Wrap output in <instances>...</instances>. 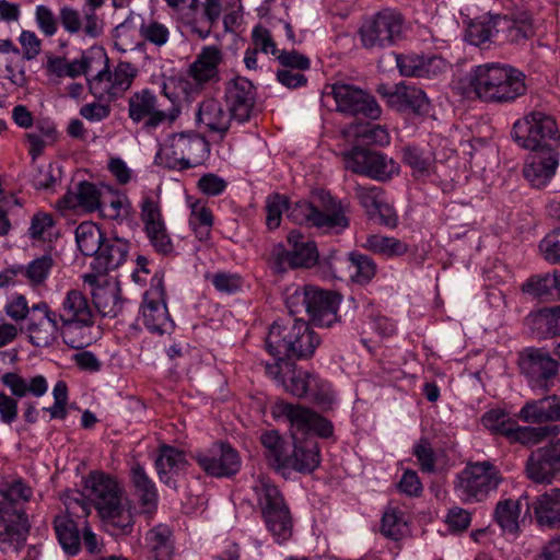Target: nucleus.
<instances>
[{
  "label": "nucleus",
  "mask_w": 560,
  "mask_h": 560,
  "mask_svg": "<svg viewBox=\"0 0 560 560\" xmlns=\"http://www.w3.org/2000/svg\"><path fill=\"white\" fill-rule=\"evenodd\" d=\"M311 377L310 372L296 369V365L292 362L291 371L285 374L282 385L288 393L302 398L307 396L310 392Z\"/></svg>",
  "instance_id": "nucleus-54"
},
{
  "label": "nucleus",
  "mask_w": 560,
  "mask_h": 560,
  "mask_svg": "<svg viewBox=\"0 0 560 560\" xmlns=\"http://www.w3.org/2000/svg\"><path fill=\"white\" fill-rule=\"evenodd\" d=\"M225 102L236 121H248L255 108L256 88L248 79L237 77L225 88Z\"/></svg>",
  "instance_id": "nucleus-22"
},
{
  "label": "nucleus",
  "mask_w": 560,
  "mask_h": 560,
  "mask_svg": "<svg viewBox=\"0 0 560 560\" xmlns=\"http://www.w3.org/2000/svg\"><path fill=\"white\" fill-rule=\"evenodd\" d=\"M404 513L397 509H388L382 517L381 532L382 534L393 540H398L406 527Z\"/></svg>",
  "instance_id": "nucleus-57"
},
{
  "label": "nucleus",
  "mask_w": 560,
  "mask_h": 560,
  "mask_svg": "<svg viewBox=\"0 0 560 560\" xmlns=\"http://www.w3.org/2000/svg\"><path fill=\"white\" fill-rule=\"evenodd\" d=\"M512 136L522 148L532 151L546 150L560 138L556 120L542 112H533L517 120Z\"/></svg>",
  "instance_id": "nucleus-11"
},
{
  "label": "nucleus",
  "mask_w": 560,
  "mask_h": 560,
  "mask_svg": "<svg viewBox=\"0 0 560 560\" xmlns=\"http://www.w3.org/2000/svg\"><path fill=\"white\" fill-rule=\"evenodd\" d=\"M495 26L497 45H522L534 35L532 19L526 14L515 18L498 14Z\"/></svg>",
  "instance_id": "nucleus-29"
},
{
  "label": "nucleus",
  "mask_w": 560,
  "mask_h": 560,
  "mask_svg": "<svg viewBox=\"0 0 560 560\" xmlns=\"http://www.w3.org/2000/svg\"><path fill=\"white\" fill-rule=\"evenodd\" d=\"M520 418L529 423L560 421V396L548 395L527 401L520 410Z\"/></svg>",
  "instance_id": "nucleus-36"
},
{
  "label": "nucleus",
  "mask_w": 560,
  "mask_h": 560,
  "mask_svg": "<svg viewBox=\"0 0 560 560\" xmlns=\"http://www.w3.org/2000/svg\"><path fill=\"white\" fill-rule=\"evenodd\" d=\"M221 59V51L218 47H205L189 68L190 77L197 83L218 81V66L220 65Z\"/></svg>",
  "instance_id": "nucleus-40"
},
{
  "label": "nucleus",
  "mask_w": 560,
  "mask_h": 560,
  "mask_svg": "<svg viewBox=\"0 0 560 560\" xmlns=\"http://www.w3.org/2000/svg\"><path fill=\"white\" fill-rule=\"evenodd\" d=\"M85 490L112 535L131 534L133 514L122 486L114 477L92 471L85 479Z\"/></svg>",
  "instance_id": "nucleus-2"
},
{
  "label": "nucleus",
  "mask_w": 560,
  "mask_h": 560,
  "mask_svg": "<svg viewBox=\"0 0 560 560\" xmlns=\"http://www.w3.org/2000/svg\"><path fill=\"white\" fill-rule=\"evenodd\" d=\"M27 331L30 340L35 347L51 345L57 335H61V324L58 315L46 302H39L31 306L27 317Z\"/></svg>",
  "instance_id": "nucleus-20"
},
{
  "label": "nucleus",
  "mask_w": 560,
  "mask_h": 560,
  "mask_svg": "<svg viewBox=\"0 0 560 560\" xmlns=\"http://www.w3.org/2000/svg\"><path fill=\"white\" fill-rule=\"evenodd\" d=\"M323 98L326 103L334 101L336 110L343 115H362L371 119H377L381 115V108L375 98L353 84L343 82L328 84L324 88Z\"/></svg>",
  "instance_id": "nucleus-12"
},
{
  "label": "nucleus",
  "mask_w": 560,
  "mask_h": 560,
  "mask_svg": "<svg viewBox=\"0 0 560 560\" xmlns=\"http://www.w3.org/2000/svg\"><path fill=\"white\" fill-rule=\"evenodd\" d=\"M75 241L83 255L95 257L100 249H102L104 236L98 225L85 221L77 226Z\"/></svg>",
  "instance_id": "nucleus-45"
},
{
  "label": "nucleus",
  "mask_w": 560,
  "mask_h": 560,
  "mask_svg": "<svg viewBox=\"0 0 560 560\" xmlns=\"http://www.w3.org/2000/svg\"><path fill=\"white\" fill-rule=\"evenodd\" d=\"M98 59L103 61L104 68L100 70L93 78L88 79L90 92L98 100L118 97L110 78L108 69V58L104 52H100Z\"/></svg>",
  "instance_id": "nucleus-47"
},
{
  "label": "nucleus",
  "mask_w": 560,
  "mask_h": 560,
  "mask_svg": "<svg viewBox=\"0 0 560 560\" xmlns=\"http://www.w3.org/2000/svg\"><path fill=\"white\" fill-rule=\"evenodd\" d=\"M209 153L208 141L196 132H179L168 137L156 158L172 170H187L200 164Z\"/></svg>",
  "instance_id": "nucleus-8"
},
{
  "label": "nucleus",
  "mask_w": 560,
  "mask_h": 560,
  "mask_svg": "<svg viewBox=\"0 0 560 560\" xmlns=\"http://www.w3.org/2000/svg\"><path fill=\"white\" fill-rule=\"evenodd\" d=\"M93 301L104 316L115 317L120 310L117 293L112 289L98 288L93 292Z\"/></svg>",
  "instance_id": "nucleus-62"
},
{
  "label": "nucleus",
  "mask_w": 560,
  "mask_h": 560,
  "mask_svg": "<svg viewBox=\"0 0 560 560\" xmlns=\"http://www.w3.org/2000/svg\"><path fill=\"white\" fill-rule=\"evenodd\" d=\"M1 383L9 388L11 395L0 393V419L11 424L18 418V401L15 398H23L28 394L34 397H42L48 389L47 380L43 375H36L26 380L14 372L4 373Z\"/></svg>",
  "instance_id": "nucleus-17"
},
{
  "label": "nucleus",
  "mask_w": 560,
  "mask_h": 560,
  "mask_svg": "<svg viewBox=\"0 0 560 560\" xmlns=\"http://www.w3.org/2000/svg\"><path fill=\"white\" fill-rule=\"evenodd\" d=\"M320 343L319 336L303 318H298L295 331L289 347L287 359H308Z\"/></svg>",
  "instance_id": "nucleus-41"
},
{
  "label": "nucleus",
  "mask_w": 560,
  "mask_h": 560,
  "mask_svg": "<svg viewBox=\"0 0 560 560\" xmlns=\"http://www.w3.org/2000/svg\"><path fill=\"white\" fill-rule=\"evenodd\" d=\"M144 232L155 253L162 256H172L175 254V245L167 232L165 222L154 226H148Z\"/></svg>",
  "instance_id": "nucleus-52"
},
{
  "label": "nucleus",
  "mask_w": 560,
  "mask_h": 560,
  "mask_svg": "<svg viewBox=\"0 0 560 560\" xmlns=\"http://www.w3.org/2000/svg\"><path fill=\"white\" fill-rule=\"evenodd\" d=\"M404 162L413 170V175L428 176L431 173L432 160L422 150L408 147L404 149Z\"/></svg>",
  "instance_id": "nucleus-58"
},
{
  "label": "nucleus",
  "mask_w": 560,
  "mask_h": 560,
  "mask_svg": "<svg viewBox=\"0 0 560 560\" xmlns=\"http://www.w3.org/2000/svg\"><path fill=\"white\" fill-rule=\"evenodd\" d=\"M311 284H290L283 292L284 303L290 312L289 316L307 312V302L311 295Z\"/></svg>",
  "instance_id": "nucleus-51"
},
{
  "label": "nucleus",
  "mask_w": 560,
  "mask_h": 560,
  "mask_svg": "<svg viewBox=\"0 0 560 560\" xmlns=\"http://www.w3.org/2000/svg\"><path fill=\"white\" fill-rule=\"evenodd\" d=\"M463 94L490 104H508L525 95L526 75L508 63L486 62L476 66L460 80Z\"/></svg>",
  "instance_id": "nucleus-1"
},
{
  "label": "nucleus",
  "mask_w": 560,
  "mask_h": 560,
  "mask_svg": "<svg viewBox=\"0 0 560 560\" xmlns=\"http://www.w3.org/2000/svg\"><path fill=\"white\" fill-rule=\"evenodd\" d=\"M163 94L172 102L167 109H161L156 95L149 89L133 92L128 98V116L135 124L143 125L147 131L155 130L167 122L172 125L180 115V107L175 100L166 92V84L163 85Z\"/></svg>",
  "instance_id": "nucleus-9"
},
{
  "label": "nucleus",
  "mask_w": 560,
  "mask_h": 560,
  "mask_svg": "<svg viewBox=\"0 0 560 560\" xmlns=\"http://www.w3.org/2000/svg\"><path fill=\"white\" fill-rule=\"evenodd\" d=\"M523 506H525V515H530V497L527 492L517 500H500L495 504L493 520L503 532L516 534L520 529L518 518Z\"/></svg>",
  "instance_id": "nucleus-34"
},
{
  "label": "nucleus",
  "mask_w": 560,
  "mask_h": 560,
  "mask_svg": "<svg viewBox=\"0 0 560 560\" xmlns=\"http://www.w3.org/2000/svg\"><path fill=\"white\" fill-rule=\"evenodd\" d=\"M131 203L126 196L112 195L103 197L100 211L109 219L125 218L130 213Z\"/></svg>",
  "instance_id": "nucleus-60"
},
{
  "label": "nucleus",
  "mask_w": 560,
  "mask_h": 560,
  "mask_svg": "<svg viewBox=\"0 0 560 560\" xmlns=\"http://www.w3.org/2000/svg\"><path fill=\"white\" fill-rule=\"evenodd\" d=\"M320 464V453L317 442L313 439L303 441H294L293 451L290 455L279 462L277 471L287 477L291 469L302 472L311 474Z\"/></svg>",
  "instance_id": "nucleus-23"
},
{
  "label": "nucleus",
  "mask_w": 560,
  "mask_h": 560,
  "mask_svg": "<svg viewBox=\"0 0 560 560\" xmlns=\"http://www.w3.org/2000/svg\"><path fill=\"white\" fill-rule=\"evenodd\" d=\"M275 418H282L290 424V431L294 441H300L298 435H305L310 432L320 438H330L334 433L332 423L312 409L280 401L272 408Z\"/></svg>",
  "instance_id": "nucleus-16"
},
{
  "label": "nucleus",
  "mask_w": 560,
  "mask_h": 560,
  "mask_svg": "<svg viewBox=\"0 0 560 560\" xmlns=\"http://www.w3.org/2000/svg\"><path fill=\"white\" fill-rule=\"evenodd\" d=\"M59 20L63 30L70 35H77L82 33L84 36L90 37L91 35L86 31V12L83 11V16L80 12L72 7H63L59 11Z\"/></svg>",
  "instance_id": "nucleus-55"
},
{
  "label": "nucleus",
  "mask_w": 560,
  "mask_h": 560,
  "mask_svg": "<svg viewBox=\"0 0 560 560\" xmlns=\"http://www.w3.org/2000/svg\"><path fill=\"white\" fill-rule=\"evenodd\" d=\"M404 18L395 9L386 8L368 19L360 27L362 45L382 49L396 44L402 34Z\"/></svg>",
  "instance_id": "nucleus-14"
},
{
  "label": "nucleus",
  "mask_w": 560,
  "mask_h": 560,
  "mask_svg": "<svg viewBox=\"0 0 560 560\" xmlns=\"http://www.w3.org/2000/svg\"><path fill=\"white\" fill-rule=\"evenodd\" d=\"M54 266L50 255H43L32 260L24 269V276L34 285L43 283Z\"/></svg>",
  "instance_id": "nucleus-59"
},
{
  "label": "nucleus",
  "mask_w": 560,
  "mask_h": 560,
  "mask_svg": "<svg viewBox=\"0 0 560 560\" xmlns=\"http://www.w3.org/2000/svg\"><path fill=\"white\" fill-rule=\"evenodd\" d=\"M525 474L535 483L550 485L560 474V439L530 453Z\"/></svg>",
  "instance_id": "nucleus-19"
},
{
  "label": "nucleus",
  "mask_w": 560,
  "mask_h": 560,
  "mask_svg": "<svg viewBox=\"0 0 560 560\" xmlns=\"http://www.w3.org/2000/svg\"><path fill=\"white\" fill-rule=\"evenodd\" d=\"M298 318L285 316L276 319L268 331L266 338V349L275 358L289 355L290 342L295 331Z\"/></svg>",
  "instance_id": "nucleus-35"
},
{
  "label": "nucleus",
  "mask_w": 560,
  "mask_h": 560,
  "mask_svg": "<svg viewBox=\"0 0 560 560\" xmlns=\"http://www.w3.org/2000/svg\"><path fill=\"white\" fill-rule=\"evenodd\" d=\"M412 454L416 456L422 472L435 471L436 455L427 438H421L413 446Z\"/></svg>",
  "instance_id": "nucleus-63"
},
{
  "label": "nucleus",
  "mask_w": 560,
  "mask_h": 560,
  "mask_svg": "<svg viewBox=\"0 0 560 560\" xmlns=\"http://www.w3.org/2000/svg\"><path fill=\"white\" fill-rule=\"evenodd\" d=\"M532 512L539 527H560V488H552L530 500Z\"/></svg>",
  "instance_id": "nucleus-30"
},
{
  "label": "nucleus",
  "mask_w": 560,
  "mask_h": 560,
  "mask_svg": "<svg viewBox=\"0 0 560 560\" xmlns=\"http://www.w3.org/2000/svg\"><path fill=\"white\" fill-rule=\"evenodd\" d=\"M288 242L291 248L278 254L280 264L288 265L291 268H311L318 261L315 242L310 241L299 231H291L288 235Z\"/></svg>",
  "instance_id": "nucleus-27"
},
{
  "label": "nucleus",
  "mask_w": 560,
  "mask_h": 560,
  "mask_svg": "<svg viewBox=\"0 0 560 560\" xmlns=\"http://www.w3.org/2000/svg\"><path fill=\"white\" fill-rule=\"evenodd\" d=\"M354 195L370 215L378 214L383 223L388 226L395 225L396 214L386 202L385 191L382 187L357 185L354 187Z\"/></svg>",
  "instance_id": "nucleus-32"
},
{
  "label": "nucleus",
  "mask_w": 560,
  "mask_h": 560,
  "mask_svg": "<svg viewBox=\"0 0 560 560\" xmlns=\"http://www.w3.org/2000/svg\"><path fill=\"white\" fill-rule=\"evenodd\" d=\"M102 200L101 191L95 184L90 182L79 183L74 191H68L62 198L66 208L81 207L88 211L100 210Z\"/></svg>",
  "instance_id": "nucleus-42"
},
{
  "label": "nucleus",
  "mask_w": 560,
  "mask_h": 560,
  "mask_svg": "<svg viewBox=\"0 0 560 560\" xmlns=\"http://www.w3.org/2000/svg\"><path fill=\"white\" fill-rule=\"evenodd\" d=\"M252 490L267 529L278 542L292 536L293 521L290 509L276 485L267 477H258Z\"/></svg>",
  "instance_id": "nucleus-5"
},
{
  "label": "nucleus",
  "mask_w": 560,
  "mask_h": 560,
  "mask_svg": "<svg viewBox=\"0 0 560 560\" xmlns=\"http://www.w3.org/2000/svg\"><path fill=\"white\" fill-rule=\"evenodd\" d=\"M33 497V489L22 479L0 486V549L18 551L26 538L24 505Z\"/></svg>",
  "instance_id": "nucleus-3"
},
{
  "label": "nucleus",
  "mask_w": 560,
  "mask_h": 560,
  "mask_svg": "<svg viewBox=\"0 0 560 560\" xmlns=\"http://www.w3.org/2000/svg\"><path fill=\"white\" fill-rule=\"evenodd\" d=\"M198 465L206 474L212 477H231L241 468V457L230 444H214L206 452L195 456Z\"/></svg>",
  "instance_id": "nucleus-21"
},
{
  "label": "nucleus",
  "mask_w": 560,
  "mask_h": 560,
  "mask_svg": "<svg viewBox=\"0 0 560 560\" xmlns=\"http://www.w3.org/2000/svg\"><path fill=\"white\" fill-rule=\"evenodd\" d=\"M140 320L152 334H170L174 328L167 305L164 277L156 272L150 282V288L143 294L140 306Z\"/></svg>",
  "instance_id": "nucleus-15"
},
{
  "label": "nucleus",
  "mask_w": 560,
  "mask_h": 560,
  "mask_svg": "<svg viewBox=\"0 0 560 560\" xmlns=\"http://www.w3.org/2000/svg\"><path fill=\"white\" fill-rule=\"evenodd\" d=\"M28 153L36 160L44 153L45 148L56 139V128L52 125H38L35 131L25 133Z\"/></svg>",
  "instance_id": "nucleus-50"
},
{
  "label": "nucleus",
  "mask_w": 560,
  "mask_h": 560,
  "mask_svg": "<svg viewBox=\"0 0 560 560\" xmlns=\"http://www.w3.org/2000/svg\"><path fill=\"white\" fill-rule=\"evenodd\" d=\"M385 95L389 105L399 112H412L415 114L429 112L430 103L427 94L415 85L399 83L395 85L390 93Z\"/></svg>",
  "instance_id": "nucleus-31"
},
{
  "label": "nucleus",
  "mask_w": 560,
  "mask_h": 560,
  "mask_svg": "<svg viewBox=\"0 0 560 560\" xmlns=\"http://www.w3.org/2000/svg\"><path fill=\"white\" fill-rule=\"evenodd\" d=\"M137 75V69L128 61H120L113 71L110 78L118 96L122 95L132 84Z\"/></svg>",
  "instance_id": "nucleus-61"
},
{
  "label": "nucleus",
  "mask_w": 560,
  "mask_h": 560,
  "mask_svg": "<svg viewBox=\"0 0 560 560\" xmlns=\"http://www.w3.org/2000/svg\"><path fill=\"white\" fill-rule=\"evenodd\" d=\"M145 546L150 552V559L174 560L175 539L172 528L166 524H158L145 534Z\"/></svg>",
  "instance_id": "nucleus-39"
},
{
  "label": "nucleus",
  "mask_w": 560,
  "mask_h": 560,
  "mask_svg": "<svg viewBox=\"0 0 560 560\" xmlns=\"http://www.w3.org/2000/svg\"><path fill=\"white\" fill-rule=\"evenodd\" d=\"M557 433L558 427H520L514 422L508 439L513 443L535 445Z\"/></svg>",
  "instance_id": "nucleus-48"
},
{
  "label": "nucleus",
  "mask_w": 560,
  "mask_h": 560,
  "mask_svg": "<svg viewBox=\"0 0 560 560\" xmlns=\"http://www.w3.org/2000/svg\"><path fill=\"white\" fill-rule=\"evenodd\" d=\"M396 65L401 75L415 78H434L443 73L446 61L438 56H423L417 54H396Z\"/></svg>",
  "instance_id": "nucleus-26"
},
{
  "label": "nucleus",
  "mask_w": 560,
  "mask_h": 560,
  "mask_svg": "<svg viewBox=\"0 0 560 560\" xmlns=\"http://www.w3.org/2000/svg\"><path fill=\"white\" fill-rule=\"evenodd\" d=\"M361 246L374 254L386 257L400 256L407 252L406 244L399 240L377 234L368 235Z\"/></svg>",
  "instance_id": "nucleus-49"
},
{
  "label": "nucleus",
  "mask_w": 560,
  "mask_h": 560,
  "mask_svg": "<svg viewBox=\"0 0 560 560\" xmlns=\"http://www.w3.org/2000/svg\"><path fill=\"white\" fill-rule=\"evenodd\" d=\"M322 201V211L306 200H300L293 205L288 202L287 217L293 223L307 224L325 233L339 234L349 226L345 207L329 194L324 195Z\"/></svg>",
  "instance_id": "nucleus-7"
},
{
  "label": "nucleus",
  "mask_w": 560,
  "mask_h": 560,
  "mask_svg": "<svg viewBox=\"0 0 560 560\" xmlns=\"http://www.w3.org/2000/svg\"><path fill=\"white\" fill-rule=\"evenodd\" d=\"M481 423L493 434H500L508 438L511 433L514 421L505 411L501 409H491L482 416Z\"/></svg>",
  "instance_id": "nucleus-56"
},
{
  "label": "nucleus",
  "mask_w": 560,
  "mask_h": 560,
  "mask_svg": "<svg viewBox=\"0 0 560 560\" xmlns=\"http://www.w3.org/2000/svg\"><path fill=\"white\" fill-rule=\"evenodd\" d=\"M497 16L498 14H488L471 21L466 31V39L479 47L488 43L497 44Z\"/></svg>",
  "instance_id": "nucleus-44"
},
{
  "label": "nucleus",
  "mask_w": 560,
  "mask_h": 560,
  "mask_svg": "<svg viewBox=\"0 0 560 560\" xmlns=\"http://www.w3.org/2000/svg\"><path fill=\"white\" fill-rule=\"evenodd\" d=\"M339 300L338 294L312 285L306 314L315 325L329 327L337 320Z\"/></svg>",
  "instance_id": "nucleus-28"
},
{
  "label": "nucleus",
  "mask_w": 560,
  "mask_h": 560,
  "mask_svg": "<svg viewBox=\"0 0 560 560\" xmlns=\"http://www.w3.org/2000/svg\"><path fill=\"white\" fill-rule=\"evenodd\" d=\"M93 61V57L84 55L73 61H68L62 57H55L48 60L47 69L57 77L77 78L81 74H88Z\"/></svg>",
  "instance_id": "nucleus-46"
},
{
  "label": "nucleus",
  "mask_w": 560,
  "mask_h": 560,
  "mask_svg": "<svg viewBox=\"0 0 560 560\" xmlns=\"http://www.w3.org/2000/svg\"><path fill=\"white\" fill-rule=\"evenodd\" d=\"M139 35L144 43L161 48L170 40V28L155 20L142 21L139 27Z\"/></svg>",
  "instance_id": "nucleus-53"
},
{
  "label": "nucleus",
  "mask_w": 560,
  "mask_h": 560,
  "mask_svg": "<svg viewBox=\"0 0 560 560\" xmlns=\"http://www.w3.org/2000/svg\"><path fill=\"white\" fill-rule=\"evenodd\" d=\"M330 275L342 279L349 277L358 284H368L376 275L377 266L373 258L359 252H351L347 257H341L332 252L323 260Z\"/></svg>",
  "instance_id": "nucleus-18"
},
{
  "label": "nucleus",
  "mask_w": 560,
  "mask_h": 560,
  "mask_svg": "<svg viewBox=\"0 0 560 560\" xmlns=\"http://www.w3.org/2000/svg\"><path fill=\"white\" fill-rule=\"evenodd\" d=\"M189 462L186 453L174 446L162 444L155 458V468L161 482L177 488V478L186 472Z\"/></svg>",
  "instance_id": "nucleus-25"
},
{
  "label": "nucleus",
  "mask_w": 560,
  "mask_h": 560,
  "mask_svg": "<svg viewBox=\"0 0 560 560\" xmlns=\"http://www.w3.org/2000/svg\"><path fill=\"white\" fill-rule=\"evenodd\" d=\"M544 259L552 265H560V228L553 229L539 243Z\"/></svg>",
  "instance_id": "nucleus-64"
},
{
  "label": "nucleus",
  "mask_w": 560,
  "mask_h": 560,
  "mask_svg": "<svg viewBox=\"0 0 560 560\" xmlns=\"http://www.w3.org/2000/svg\"><path fill=\"white\" fill-rule=\"evenodd\" d=\"M56 537L63 551L69 556L77 555L81 549V537L77 523L67 514L54 518Z\"/></svg>",
  "instance_id": "nucleus-43"
},
{
  "label": "nucleus",
  "mask_w": 560,
  "mask_h": 560,
  "mask_svg": "<svg viewBox=\"0 0 560 560\" xmlns=\"http://www.w3.org/2000/svg\"><path fill=\"white\" fill-rule=\"evenodd\" d=\"M130 477L138 497L140 512L149 517L158 506V491L154 482L148 476L144 467L135 463L130 468Z\"/></svg>",
  "instance_id": "nucleus-37"
},
{
  "label": "nucleus",
  "mask_w": 560,
  "mask_h": 560,
  "mask_svg": "<svg viewBox=\"0 0 560 560\" xmlns=\"http://www.w3.org/2000/svg\"><path fill=\"white\" fill-rule=\"evenodd\" d=\"M346 170L377 182H387L399 174V164L385 153L361 145L342 153Z\"/></svg>",
  "instance_id": "nucleus-10"
},
{
  "label": "nucleus",
  "mask_w": 560,
  "mask_h": 560,
  "mask_svg": "<svg viewBox=\"0 0 560 560\" xmlns=\"http://www.w3.org/2000/svg\"><path fill=\"white\" fill-rule=\"evenodd\" d=\"M559 166V153L553 147L534 151L523 167V175L535 188L545 187L555 176Z\"/></svg>",
  "instance_id": "nucleus-24"
},
{
  "label": "nucleus",
  "mask_w": 560,
  "mask_h": 560,
  "mask_svg": "<svg viewBox=\"0 0 560 560\" xmlns=\"http://www.w3.org/2000/svg\"><path fill=\"white\" fill-rule=\"evenodd\" d=\"M129 242L124 238L113 237L104 238L102 249L97 253L91 262L92 269L97 275H104L109 270L121 266L129 253Z\"/></svg>",
  "instance_id": "nucleus-33"
},
{
  "label": "nucleus",
  "mask_w": 560,
  "mask_h": 560,
  "mask_svg": "<svg viewBox=\"0 0 560 560\" xmlns=\"http://www.w3.org/2000/svg\"><path fill=\"white\" fill-rule=\"evenodd\" d=\"M501 470L490 460L468 463L456 475L454 490L464 503L486 501L503 482Z\"/></svg>",
  "instance_id": "nucleus-6"
},
{
  "label": "nucleus",
  "mask_w": 560,
  "mask_h": 560,
  "mask_svg": "<svg viewBox=\"0 0 560 560\" xmlns=\"http://www.w3.org/2000/svg\"><path fill=\"white\" fill-rule=\"evenodd\" d=\"M517 365L532 389L549 390L559 373V361L545 348L527 347L518 353Z\"/></svg>",
  "instance_id": "nucleus-13"
},
{
  "label": "nucleus",
  "mask_w": 560,
  "mask_h": 560,
  "mask_svg": "<svg viewBox=\"0 0 560 560\" xmlns=\"http://www.w3.org/2000/svg\"><path fill=\"white\" fill-rule=\"evenodd\" d=\"M61 324V338L72 349L90 346L94 337L91 329L95 323L93 308L83 292L69 290L57 310Z\"/></svg>",
  "instance_id": "nucleus-4"
},
{
  "label": "nucleus",
  "mask_w": 560,
  "mask_h": 560,
  "mask_svg": "<svg viewBox=\"0 0 560 560\" xmlns=\"http://www.w3.org/2000/svg\"><path fill=\"white\" fill-rule=\"evenodd\" d=\"M234 117L230 110H225L220 101L208 98L200 103L197 112V121L202 124L211 132L224 136Z\"/></svg>",
  "instance_id": "nucleus-38"
}]
</instances>
